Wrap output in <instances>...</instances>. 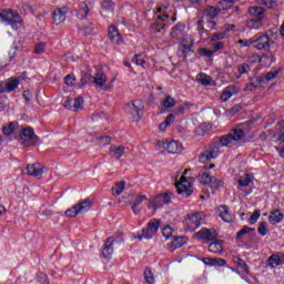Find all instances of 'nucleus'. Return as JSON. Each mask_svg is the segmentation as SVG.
<instances>
[{
  "label": "nucleus",
  "instance_id": "obj_1",
  "mask_svg": "<svg viewBox=\"0 0 284 284\" xmlns=\"http://www.w3.org/2000/svg\"><path fill=\"white\" fill-rule=\"evenodd\" d=\"M1 23L10 26L12 30H19L23 26V19L21 16L12 9H6L0 12Z\"/></svg>",
  "mask_w": 284,
  "mask_h": 284
},
{
  "label": "nucleus",
  "instance_id": "obj_2",
  "mask_svg": "<svg viewBox=\"0 0 284 284\" xmlns=\"http://www.w3.org/2000/svg\"><path fill=\"white\" fill-rule=\"evenodd\" d=\"M192 183H194V178L182 176L181 181L175 184L178 194H181L184 199L192 196Z\"/></svg>",
  "mask_w": 284,
  "mask_h": 284
},
{
  "label": "nucleus",
  "instance_id": "obj_3",
  "mask_svg": "<svg viewBox=\"0 0 284 284\" xmlns=\"http://www.w3.org/2000/svg\"><path fill=\"white\" fill-rule=\"evenodd\" d=\"M203 223H205V214H203V212L187 215V219L185 220V225L189 232H194L199 230V227H201Z\"/></svg>",
  "mask_w": 284,
  "mask_h": 284
},
{
  "label": "nucleus",
  "instance_id": "obj_4",
  "mask_svg": "<svg viewBox=\"0 0 284 284\" xmlns=\"http://www.w3.org/2000/svg\"><path fill=\"white\" fill-rule=\"evenodd\" d=\"M221 154V144L219 142H213L210 144L209 149L200 154V163H207L212 159H216Z\"/></svg>",
  "mask_w": 284,
  "mask_h": 284
},
{
  "label": "nucleus",
  "instance_id": "obj_5",
  "mask_svg": "<svg viewBox=\"0 0 284 284\" xmlns=\"http://www.w3.org/2000/svg\"><path fill=\"white\" fill-rule=\"evenodd\" d=\"M22 145L30 148L31 145H37L39 143V136L34 134V130L31 128H24L20 134Z\"/></svg>",
  "mask_w": 284,
  "mask_h": 284
},
{
  "label": "nucleus",
  "instance_id": "obj_6",
  "mask_svg": "<svg viewBox=\"0 0 284 284\" xmlns=\"http://www.w3.org/2000/svg\"><path fill=\"white\" fill-rule=\"evenodd\" d=\"M170 28V13L165 12L164 14L158 16L154 23L151 26L153 32H163Z\"/></svg>",
  "mask_w": 284,
  "mask_h": 284
},
{
  "label": "nucleus",
  "instance_id": "obj_7",
  "mask_svg": "<svg viewBox=\"0 0 284 284\" xmlns=\"http://www.w3.org/2000/svg\"><path fill=\"white\" fill-rule=\"evenodd\" d=\"M194 42L192 39L184 38L179 47L178 55L182 57V59H186V57H192L194 54V50H192Z\"/></svg>",
  "mask_w": 284,
  "mask_h": 284
},
{
  "label": "nucleus",
  "instance_id": "obj_8",
  "mask_svg": "<svg viewBox=\"0 0 284 284\" xmlns=\"http://www.w3.org/2000/svg\"><path fill=\"white\" fill-rule=\"evenodd\" d=\"M128 109L132 116H136L139 121L143 119V110H145V105L143 104V100H134L128 104Z\"/></svg>",
  "mask_w": 284,
  "mask_h": 284
},
{
  "label": "nucleus",
  "instance_id": "obj_9",
  "mask_svg": "<svg viewBox=\"0 0 284 284\" xmlns=\"http://www.w3.org/2000/svg\"><path fill=\"white\" fill-rule=\"evenodd\" d=\"M195 236L201 241H216L219 233L214 229L203 227L195 233Z\"/></svg>",
  "mask_w": 284,
  "mask_h": 284
},
{
  "label": "nucleus",
  "instance_id": "obj_10",
  "mask_svg": "<svg viewBox=\"0 0 284 284\" xmlns=\"http://www.w3.org/2000/svg\"><path fill=\"white\" fill-rule=\"evenodd\" d=\"M45 172V166L41 163H33L27 165L28 176H33L34 179H41Z\"/></svg>",
  "mask_w": 284,
  "mask_h": 284
},
{
  "label": "nucleus",
  "instance_id": "obj_11",
  "mask_svg": "<svg viewBox=\"0 0 284 284\" xmlns=\"http://www.w3.org/2000/svg\"><path fill=\"white\" fill-rule=\"evenodd\" d=\"M217 216L224 221V223H234V214L230 212V206L220 205L216 211Z\"/></svg>",
  "mask_w": 284,
  "mask_h": 284
},
{
  "label": "nucleus",
  "instance_id": "obj_12",
  "mask_svg": "<svg viewBox=\"0 0 284 284\" xmlns=\"http://www.w3.org/2000/svg\"><path fill=\"white\" fill-rule=\"evenodd\" d=\"M248 14L252 19L257 21H265L267 14L265 13V8L258 6L248 7Z\"/></svg>",
  "mask_w": 284,
  "mask_h": 284
},
{
  "label": "nucleus",
  "instance_id": "obj_13",
  "mask_svg": "<svg viewBox=\"0 0 284 284\" xmlns=\"http://www.w3.org/2000/svg\"><path fill=\"white\" fill-rule=\"evenodd\" d=\"M108 37L110 42L115 43V45H121V43H123V36L119 32V29L115 26L109 27Z\"/></svg>",
  "mask_w": 284,
  "mask_h": 284
},
{
  "label": "nucleus",
  "instance_id": "obj_14",
  "mask_svg": "<svg viewBox=\"0 0 284 284\" xmlns=\"http://www.w3.org/2000/svg\"><path fill=\"white\" fill-rule=\"evenodd\" d=\"M112 254H114V237H108L103 245L102 256L110 261Z\"/></svg>",
  "mask_w": 284,
  "mask_h": 284
},
{
  "label": "nucleus",
  "instance_id": "obj_15",
  "mask_svg": "<svg viewBox=\"0 0 284 284\" xmlns=\"http://www.w3.org/2000/svg\"><path fill=\"white\" fill-rule=\"evenodd\" d=\"M160 223L156 220H152L148 223V226L144 227V236L150 240L159 232Z\"/></svg>",
  "mask_w": 284,
  "mask_h": 284
},
{
  "label": "nucleus",
  "instance_id": "obj_16",
  "mask_svg": "<svg viewBox=\"0 0 284 284\" xmlns=\"http://www.w3.org/2000/svg\"><path fill=\"white\" fill-rule=\"evenodd\" d=\"M264 83H265V77H263V75L251 78L250 82L246 85V90L248 92H254V90H256V88H261V85H263Z\"/></svg>",
  "mask_w": 284,
  "mask_h": 284
},
{
  "label": "nucleus",
  "instance_id": "obj_17",
  "mask_svg": "<svg viewBox=\"0 0 284 284\" xmlns=\"http://www.w3.org/2000/svg\"><path fill=\"white\" fill-rule=\"evenodd\" d=\"M68 14V8H58L53 11V23L59 26L65 21V16Z\"/></svg>",
  "mask_w": 284,
  "mask_h": 284
},
{
  "label": "nucleus",
  "instance_id": "obj_18",
  "mask_svg": "<svg viewBox=\"0 0 284 284\" xmlns=\"http://www.w3.org/2000/svg\"><path fill=\"white\" fill-rule=\"evenodd\" d=\"M268 267H272V270H275V267H278L280 265H284V254H272L267 260Z\"/></svg>",
  "mask_w": 284,
  "mask_h": 284
},
{
  "label": "nucleus",
  "instance_id": "obj_19",
  "mask_svg": "<svg viewBox=\"0 0 284 284\" xmlns=\"http://www.w3.org/2000/svg\"><path fill=\"white\" fill-rule=\"evenodd\" d=\"M256 59L251 58L247 62L237 65V72H235V78L241 79L243 74H247V72L252 70V67H250V63H254Z\"/></svg>",
  "mask_w": 284,
  "mask_h": 284
},
{
  "label": "nucleus",
  "instance_id": "obj_20",
  "mask_svg": "<svg viewBox=\"0 0 284 284\" xmlns=\"http://www.w3.org/2000/svg\"><path fill=\"white\" fill-rule=\"evenodd\" d=\"M165 148L169 154H181L183 152V144L179 141L168 142Z\"/></svg>",
  "mask_w": 284,
  "mask_h": 284
},
{
  "label": "nucleus",
  "instance_id": "obj_21",
  "mask_svg": "<svg viewBox=\"0 0 284 284\" xmlns=\"http://www.w3.org/2000/svg\"><path fill=\"white\" fill-rule=\"evenodd\" d=\"M255 48L257 50H267L270 48V36L264 34L255 38Z\"/></svg>",
  "mask_w": 284,
  "mask_h": 284
},
{
  "label": "nucleus",
  "instance_id": "obj_22",
  "mask_svg": "<svg viewBox=\"0 0 284 284\" xmlns=\"http://www.w3.org/2000/svg\"><path fill=\"white\" fill-rule=\"evenodd\" d=\"M110 156L119 161L123 154H125V146L123 145H112L109 151Z\"/></svg>",
  "mask_w": 284,
  "mask_h": 284
},
{
  "label": "nucleus",
  "instance_id": "obj_23",
  "mask_svg": "<svg viewBox=\"0 0 284 284\" xmlns=\"http://www.w3.org/2000/svg\"><path fill=\"white\" fill-rule=\"evenodd\" d=\"M143 201H148V195H143V194L136 195V197L131 206L133 214H135V215L141 214L140 205H141V203H143Z\"/></svg>",
  "mask_w": 284,
  "mask_h": 284
},
{
  "label": "nucleus",
  "instance_id": "obj_24",
  "mask_svg": "<svg viewBox=\"0 0 284 284\" xmlns=\"http://www.w3.org/2000/svg\"><path fill=\"white\" fill-rule=\"evenodd\" d=\"M234 94H236V87L229 85L223 90L220 99H221V101H223V103H226V101H230V99H232V97H234Z\"/></svg>",
  "mask_w": 284,
  "mask_h": 284
},
{
  "label": "nucleus",
  "instance_id": "obj_25",
  "mask_svg": "<svg viewBox=\"0 0 284 284\" xmlns=\"http://www.w3.org/2000/svg\"><path fill=\"white\" fill-rule=\"evenodd\" d=\"M283 219H284V214L281 212V210L271 211V214L268 216V221L272 225H276L281 223Z\"/></svg>",
  "mask_w": 284,
  "mask_h": 284
},
{
  "label": "nucleus",
  "instance_id": "obj_26",
  "mask_svg": "<svg viewBox=\"0 0 284 284\" xmlns=\"http://www.w3.org/2000/svg\"><path fill=\"white\" fill-rule=\"evenodd\" d=\"M209 252H212L213 254H221V252H223V241L213 240V242L209 244Z\"/></svg>",
  "mask_w": 284,
  "mask_h": 284
},
{
  "label": "nucleus",
  "instance_id": "obj_27",
  "mask_svg": "<svg viewBox=\"0 0 284 284\" xmlns=\"http://www.w3.org/2000/svg\"><path fill=\"white\" fill-rule=\"evenodd\" d=\"M19 83L21 82L17 78L9 79L8 82L4 84V92H14V90L19 88Z\"/></svg>",
  "mask_w": 284,
  "mask_h": 284
},
{
  "label": "nucleus",
  "instance_id": "obj_28",
  "mask_svg": "<svg viewBox=\"0 0 284 284\" xmlns=\"http://www.w3.org/2000/svg\"><path fill=\"white\" fill-rule=\"evenodd\" d=\"M105 81H108V75L103 72H98L95 73V77H93V83L98 88H103V85H105Z\"/></svg>",
  "mask_w": 284,
  "mask_h": 284
},
{
  "label": "nucleus",
  "instance_id": "obj_29",
  "mask_svg": "<svg viewBox=\"0 0 284 284\" xmlns=\"http://www.w3.org/2000/svg\"><path fill=\"white\" fill-rule=\"evenodd\" d=\"M187 243V237L185 236H174L173 241L171 242V247L173 250H179V247H183Z\"/></svg>",
  "mask_w": 284,
  "mask_h": 284
},
{
  "label": "nucleus",
  "instance_id": "obj_30",
  "mask_svg": "<svg viewBox=\"0 0 284 284\" xmlns=\"http://www.w3.org/2000/svg\"><path fill=\"white\" fill-rule=\"evenodd\" d=\"M148 207L149 210H153V214L160 209L163 207V205L161 204V200H159V195H156L155 197H152L149 200L148 202Z\"/></svg>",
  "mask_w": 284,
  "mask_h": 284
},
{
  "label": "nucleus",
  "instance_id": "obj_31",
  "mask_svg": "<svg viewBox=\"0 0 284 284\" xmlns=\"http://www.w3.org/2000/svg\"><path fill=\"white\" fill-rule=\"evenodd\" d=\"M75 207H78V212L80 214H83L85 212H89L90 207H92V201L90 200H84L78 204H75Z\"/></svg>",
  "mask_w": 284,
  "mask_h": 284
},
{
  "label": "nucleus",
  "instance_id": "obj_32",
  "mask_svg": "<svg viewBox=\"0 0 284 284\" xmlns=\"http://www.w3.org/2000/svg\"><path fill=\"white\" fill-rule=\"evenodd\" d=\"M246 28L248 30H261L263 28V21L251 18L246 21Z\"/></svg>",
  "mask_w": 284,
  "mask_h": 284
},
{
  "label": "nucleus",
  "instance_id": "obj_33",
  "mask_svg": "<svg viewBox=\"0 0 284 284\" xmlns=\"http://www.w3.org/2000/svg\"><path fill=\"white\" fill-rule=\"evenodd\" d=\"M221 7H214V6H210L206 8L205 13L206 17H209L210 19H216V17H219V14H221Z\"/></svg>",
  "mask_w": 284,
  "mask_h": 284
},
{
  "label": "nucleus",
  "instance_id": "obj_34",
  "mask_svg": "<svg viewBox=\"0 0 284 284\" xmlns=\"http://www.w3.org/2000/svg\"><path fill=\"white\" fill-rule=\"evenodd\" d=\"M88 12H90V8L85 2H82L77 11L78 19H88Z\"/></svg>",
  "mask_w": 284,
  "mask_h": 284
},
{
  "label": "nucleus",
  "instance_id": "obj_35",
  "mask_svg": "<svg viewBox=\"0 0 284 284\" xmlns=\"http://www.w3.org/2000/svg\"><path fill=\"white\" fill-rule=\"evenodd\" d=\"M255 2L258 6H265L266 8H268V10H274L278 8V2L276 0H255Z\"/></svg>",
  "mask_w": 284,
  "mask_h": 284
},
{
  "label": "nucleus",
  "instance_id": "obj_36",
  "mask_svg": "<svg viewBox=\"0 0 284 284\" xmlns=\"http://www.w3.org/2000/svg\"><path fill=\"white\" fill-rule=\"evenodd\" d=\"M123 190H125V182L124 181L118 182L111 189L113 196H121V194H123Z\"/></svg>",
  "mask_w": 284,
  "mask_h": 284
},
{
  "label": "nucleus",
  "instance_id": "obj_37",
  "mask_svg": "<svg viewBox=\"0 0 284 284\" xmlns=\"http://www.w3.org/2000/svg\"><path fill=\"white\" fill-rule=\"evenodd\" d=\"M229 134L233 141H241V139L245 136V131L242 129H234Z\"/></svg>",
  "mask_w": 284,
  "mask_h": 284
},
{
  "label": "nucleus",
  "instance_id": "obj_38",
  "mask_svg": "<svg viewBox=\"0 0 284 284\" xmlns=\"http://www.w3.org/2000/svg\"><path fill=\"white\" fill-rule=\"evenodd\" d=\"M196 80L202 85H212V77H210V75H207L205 73L197 74Z\"/></svg>",
  "mask_w": 284,
  "mask_h": 284
},
{
  "label": "nucleus",
  "instance_id": "obj_39",
  "mask_svg": "<svg viewBox=\"0 0 284 284\" xmlns=\"http://www.w3.org/2000/svg\"><path fill=\"white\" fill-rule=\"evenodd\" d=\"M210 130H212V124L202 123L196 129V132H197L199 136H205V134H207V132H210Z\"/></svg>",
  "mask_w": 284,
  "mask_h": 284
},
{
  "label": "nucleus",
  "instance_id": "obj_40",
  "mask_svg": "<svg viewBox=\"0 0 284 284\" xmlns=\"http://www.w3.org/2000/svg\"><path fill=\"white\" fill-rule=\"evenodd\" d=\"M252 183V175L250 173H245L239 179V185L242 187H247Z\"/></svg>",
  "mask_w": 284,
  "mask_h": 284
},
{
  "label": "nucleus",
  "instance_id": "obj_41",
  "mask_svg": "<svg viewBox=\"0 0 284 284\" xmlns=\"http://www.w3.org/2000/svg\"><path fill=\"white\" fill-rule=\"evenodd\" d=\"M14 130H17V123L14 122H11L8 125L2 128V132L6 136H10V134H12Z\"/></svg>",
  "mask_w": 284,
  "mask_h": 284
},
{
  "label": "nucleus",
  "instance_id": "obj_42",
  "mask_svg": "<svg viewBox=\"0 0 284 284\" xmlns=\"http://www.w3.org/2000/svg\"><path fill=\"white\" fill-rule=\"evenodd\" d=\"M232 141L234 140H232V136H230V133H229L227 135H222L217 143L220 144L221 148H227V145H230Z\"/></svg>",
  "mask_w": 284,
  "mask_h": 284
},
{
  "label": "nucleus",
  "instance_id": "obj_43",
  "mask_svg": "<svg viewBox=\"0 0 284 284\" xmlns=\"http://www.w3.org/2000/svg\"><path fill=\"white\" fill-rule=\"evenodd\" d=\"M158 197L163 207L164 205H168L170 201H172V193L159 194Z\"/></svg>",
  "mask_w": 284,
  "mask_h": 284
},
{
  "label": "nucleus",
  "instance_id": "obj_44",
  "mask_svg": "<svg viewBox=\"0 0 284 284\" xmlns=\"http://www.w3.org/2000/svg\"><path fill=\"white\" fill-rule=\"evenodd\" d=\"M93 79L94 77L92 75V73L85 72L80 80V83H81L80 88L88 85V83H90V81H93Z\"/></svg>",
  "mask_w": 284,
  "mask_h": 284
},
{
  "label": "nucleus",
  "instance_id": "obj_45",
  "mask_svg": "<svg viewBox=\"0 0 284 284\" xmlns=\"http://www.w3.org/2000/svg\"><path fill=\"white\" fill-rule=\"evenodd\" d=\"M236 0H221L220 2H219V8H220V10H230V8L232 7V6H234V2H235Z\"/></svg>",
  "mask_w": 284,
  "mask_h": 284
},
{
  "label": "nucleus",
  "instance_id": "obj_46",
  "mask_svg": "<svg viewBox=\"0 0 284 284\" xmlns=\"http://www.w3.org/2000/svg\"><path fill=\"white\" fill-rule=\"evenodd\" d=\"M255 231L256 229L254 227L243 226V229L237 232L236 239H242L243 236H245V234H250V232H255Z\"/></svg>",
  "mask_w": 284,
  "mask_h": 284
},
{
  "label": "nucleus",
  "instance_id": "obj_47",
  "mask_svg": "<svg viewBox=\"0 0 284 284\" xmlns=\"http://www.w3.org/2000/svg\"><path fill=\"white\" fill-rule=\"evenodd\" d=\"M162 235L164 236L165 241H170V239H174L172 227H170V226H165L162 230Z\"/></svg>",
  "mask_w": 284,
  "mask_h": 284
},
{
  "label": "nucleus",
  "instance_id": "obj_48",
  "mask_svg": "<svg viewBox=\"0 0 284 284\" xmlns=\"http://www.w3.org/2000/svg\"><path fill=\"white\" fill-rule=\"evenodd\" d=\"M163 105L165 108H174V105H176V100H174L172 95H166L165 100L163 101Z\"/></svg>",
  "mask_w": 284,
  "mask_h": 284
},
{
  "label": "nucleus",
  "instance_id": "obj_49",
  "mask_svg": "<svg viewBox=\"0 0 284 284\" xmlns=\"http://www.w3.org/2000/svg\"><path fill=\"white\" fill-rule=\"evenodd\" d=\"M83 110V98H77L73 100V112Z\"/></svg>",
  "mask_w": 284,
  "mask_h": 284
},
{
  "label": "nucleus",
  "instance_id": "obj_50",
  "mask_svg": "<svg viewBox=\"0 0 284 284\" xmlns=\"http://www.w3.org/2000/svg\"><path fill=\"white\" fill-rule=\"evenodd\" d=\"M256 41V38H251V39H244V40H239L240 45L242 48H250V45H254Z\"/></svg>",
  "mask_w": 284,
  "mask_h": 284
},
{
  "label": "nucleus",
  "instance_id": "obj_51",
  "mask_svg": "<svg viewBox=\"0 0 284 284\" xmlns=\"http://www.w3.org/2000/svg\"><path fill=\"white\" fill-rule=\"evenodd\" d=\"M144 278L148 284H154V275L150 268L144 270Z\"/></svg>",
  "mask_w": 284,
  "mask_h": 284
},
{
  "label": "nucleus",
  "instance_id": "obj_52",
  "mask_svg": "<svg viewBox=\"0 0 284 284\" xmlns=\"http://www.w3.org/2000/svg\"><path fill=\"white\" fill-rule=\"evenodd\" d=\"M78 214L80 213L77 205L65 211V216H68L69 219H74V216H78Z\"/></svg>",
  "mask_w": 284,
  "mask_h": 284
},
{
  "label": "nucleus",
  "instance_id": "obj_53",
  "mask_svg": "<svg viewBox=\"0 0 284 284\" xmlns=\"http://www.w3.org/2000/svg\"><path fill=\"white\" fill-rule=\"evenodd\" d=\"M258 219H261V211L255 210L248 220L250 225H255V223H256V221H258Z\"/></svg>",
  "mask_w": 284,
  "mask_h": 284
},
{
  "label": "nucleus",
  "instance_id": "obj_54",
  "mask_svg": "<svg viewBox=\"0 0 284 284\" xmlns=\"http://www.w3.org/2000/svg\"><path fill=\"white\" fill-rule=\"evenodd\" d=\"M209 185L213 190H219V187H221V185H223V182L216 178H212Z\"/></svg>",
  "mask_w": 284,
  "mask_h": 284
},
{
  "label": "nucleus",
  "instance_id": "obj_55",
  "mask_svg": "<svg viewBox=\"0 0 284 284\" xmlns=\"http://www.w3.org/2000/svg\"><path fill=\"white\" fill-rule=\"evenodd\" d=\"M257 232L261 236H267V222H261Z\"/></svg>",
  "mask_w": 284,
  "mask_h": 284
},
{
  "label": "nucleus",
  "instance_id": "obj_56",
  "mask_svg": "<svg viewBox=\"0 0 284 284\" xmlns=\"http://www.w3.org/2000/svg\"><path fill=\"white\" fill-rule=\"evenodd\" d=\"M102 9L106 11L114 10V2H112V0H103Z\"/></svg>",
  "mask_w": 284,
  "mask_h": 284
},
{
  "label": "nucleus",
  "instance_id": "obj_57",
  "mask_svg": "<svg viewBox=\"0 0 284 284\" xmlns=\"http://www.w3.org/2000/svg\"><path fill=\"white\" fill-rule=\"evenodd\" d=\"M226 263L227 262L224 258L216 257V258H213L212 267H223V265H225Z\"/></svg>",
  "mask_w": 284,
  "mask_h": 284
},
{
  "label": "nucleus",
  "instance_id": "obj_58",
  "mask_svg": "<svg viewBox=\"0 0 284 284\" xmlns=\"http://www.w3.org/2000/svg\"><path fill=\"white\" fill-rule=\"evenodd\" d=\"M43 52H45V42H40V43L36 44L34 53L43 54Z\"/></svg>",
  "mask_w": 284,
  "mask_h": 284
},
{
  "label": "nucleus",
  "instance_id": "obj_59",
  "mask_svg": "<svg viewBox=\"0 0 284 284\" xmlns=\"http://www.w3.org/2000/svg\"><path fill=\"white\" fill-rule=\"evenodd\" d=\"M214 52H215L214 50H210V49H206V48L200 49V54L202 57H207L209 59L213 57Z\"/></svg>",
  "mask_w": 284,
  "mask_h": 284
},
{
  "label": "nucleus",
  "instance_id": "obj_60",
  "mask_svg": "<svg viewBox=\"0 0 284 284\" xmlns=\"http://www.w3.org/2000/svg\"><path fill=\"white\" fill-rule=\"evenodd\" d=\"M213 178L214 176L210 175V173H207V172H204L201 174V179H202L204 185H209L210 181H212Z\"/></svg>",
  "mask_w": 284,
  "mask_h": 284
},
{
  "label": "nucleus",
  "instance_id": "obj_61",
  "mask_svg": "<svg viewBox=\"0 0 284 284\" xmlns=\"http://www.w3.org/2000/svg\"><path fill=\"white\" fill-rule=\"evenodd\" d=\"M221 39H225V32H221V33L215 32L211 37V41H213V42L214 41H221Z\"/></svg>",
  "mask_w": 284,
  "mask_h": 284
},
{
  "label": "nucleus",
  "instance_id": "obj_62",
  "mask_svg": "<svg viewBox=\"0 0 284 284\" xmlns=\"http://www.w3.org/2000/svg\"><path fill=\"white\" fill-rule=\"evenodd\" d=\"M111 141H112V138H110V136H108V135H104V136H100V138H99V143H100L101 145H110Z\"/></svg>",
  "mask_w": 284,
  "mask_h": 284
},
{
  "label": "nucleus",
  "instance_id": "obj_63",
  "mask_svg": "<svg viewBox=\"0 0 284 284\" xmlns=\"http://www.w3.org/2000/svg\"><path fill=\"white\" fill-rule=\"evenodd\" d=\"M77 81V78L72 74H68L64 77V83L65 85H72Z\"/></svg>",
  "mask_w": 284,
  "mask_h": 284
},
{
  "label": "nucleus",
  "instance_id": "obj_64",
  "mask_svg": "<svg viewBox=\"0 0 284 284\" xmlns=\"http://www.w3.org/2000/svg\"><path fill=\"white\" fill-rule=\"evenodd\" d=\"M37 281H38V283H41V284H50V282H48V275H45L43 273L38 275Z\"/></svg>",
  "mask_w": 284,
  "mask_h": 284
}]
</instances>
